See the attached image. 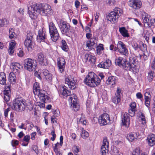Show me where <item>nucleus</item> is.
Wrapping results in <instances>:
<instances>
[{
  "instance_id": "nucleus-1",
  "label": "nucleus",
  "mask_w": 155,
  "mask_h": 155,
  "mask_svg": "<svg viewBox=\"0 0 155 155\" xmlns=\"http://www.w3.org/2000/svg\"><path fill=\"white\" fill-rule=\"evenodd\" d=\"M28 10L30 17L33 19L36 18L39 14L43 15H51L53 12L51 6L48 4H34L28 7Z\"/></svg>"
},
{
  "instance_id": "nucleus-2",
  "label": "nucleus",
  "mask_w": 155,
  "mask_h": 155,
  "mask_svg": "<svg viewBox=\"0 0 155 155\" xmlns=\"http://www.w3.org/2000/svg\"><path fill=\"white\" fill-rule=\"evenodd\" d=\"M115 61L118 65L122 67L125 70L135 68L136 67L135 60L133 58H130L129 61H127L125 58L120 57L116 59Z\"/></svg>"
},
{
  "instance_id": "nucleus-3",
  "label": "nucleus",
  "mask_w": 155,
  "mask_h": 155,
  "mask_svg": "<svg viewBox=\"0 0 155 155\" xmlns=\"http://www.w3.org/2000/svg\"><path fill=\"white\" fill-rule=\"evenodd\" d=\"M84 81L87 85L91 87H95L100 84L101 80L94 73L91 72L88 73Z\"/></svg>"
},
{
  "instance_id": "nucleus-4",
  "label": "nucleus",
  "mask_w": 155,
  "mask_h": 155,
  "mask_svg": "<svg viewBox=\"0 0 155 155\" xmlns=\"http://www.w3.org/2000/svg\"><path fill=\"white\" fill-rule=\"evenodd\" d=\"M122 10L119 8H115L114 10L111 12L107 17V19L112 23H115L117 21L118 18L122 14Z\"/></svg>"
},
{
  "instance_id": "nucleus-5",
  "label": "nucleus",
  "mask_w": 155,
  "mask_h": 155,
  "mask_svg": "<svg viewBox=\"0 0 155 155\" xmlns=\"http://www.w3.org/2000/svg\"><path fill=\"white\" fill-rule=\"evenodd\" d=\"M49 33L51 40L56 41L59 38V34L54 24L52 22L49 24Z\"/></svg>"
},
{
  "instance_id": "nucleus-6",
  "label": "nucleus",
  "mask_w": 155,
  "mask_h": 155,
  "mask_svg": "<svg viewBox=\"0 0 155 155\" xmlns=\"http://www.w3.org/2000/svg\"><path fill=\"white\" fill-rule=\"evenodd\" d=\"M13 109L18 111H23L25 108V103L23 102L22 99L17 98L13 101Z\"/></svg>"
},
{
  "instance_id": "nucleus-7",
  "label": "nucleus",
  "mask_w": 155,
  "mask_h": 155,
  "mask_svg": "<svg viewBox=\"0 0 155 155\" xmlns=\"http://www.w3.org/2000/svg\"><path fill=\"white\" fill-rule=\"evenodd\" d=\"M114 50L117 51L120 54L126 56H127L129 54L128 49L125 45L121 41L118 42L117 48H115Z\"/></svg>"
},
{
  "instance_id": "nucleus-8",
  "label": "nucleus",
  "mask_w": 155,
  "mask_h": 155,
  "mask_svg": "<svg viewBox=\"0 0 155 155\" xmlns=\"http://www.w3.org/2000/svg\"><path fill=\"white\" fill-rule=\"evenodd\" d=\"M24 68L29 71H34L36 65L34 61L31 58H27L24 61Z\"/></svg>"
},
{
  "instance_id": "nucleus-9",
  "label": "nucleus",
  "mask_w": 155,
  "mask_h": 155,
  "mask_svg": "<svg viewBox=\"0 0 155 155\" xmlns=\"http://www.w3.org/2000/svg\"><path fill=\"white\" fill-rule=\"evenodd\" d=\"M84 45L86 46L87 50L88 51L94 49L97 46V41L95 38H91L90 40L84 43Z\"/></svg>"
},
{
  "instance_id": "nucleus-10",
  "label": "nucleus",
  "mask_w": 155,
  "mask_h": 155,
  "mask_svg": "<svg viewBox=\"0 0 155 155\" xmlns=\"http://www.w3.org/2000/svg\"><path fill=\"white\" fill-rule=\"evenodd\" d=\"M128 5L132 10L136 11L141 8L142 3L140 0H129Z\"/></svg>"
},
{
  "instance_id": "nucleus-11",
  "label": "nucleus",
  "mask_w": 155,
  "mask_h": 155,
  "mask_svg": "<svg viewBox=\"0 0 155 155\" xmlns=\"http://www.w3.org/2000/svg\"><path fill=\"white\" fill-rule=\"evenodd\" d=\"M24 45L28 49H31L33 47L34 42L33 40L32 34L29 32L27 35L26 38L24 41Z\"/></svg>"
},
{
  "instance_id": "nucleus-12",
  "label": "nucleus",
  "mask_w": 155,
  "mask_h": 155,
  "mask_svg": "<svg viewBox=\"0 0 155 155\" xmlns=\"http://www.w3.org/2000/svg\"><path fill=\"white\" fill-rule=\"evenodd\" d=\"M99 123L101 125H105L110 123L109 115L107 114H101L98 118Z\"/></svg>"
},
{
  "instance_id": "nucleus-13",
  "label": "nucleus",
  "mask_w": 155,
  "mask_h": 155,
  "mask_svg": "<svg viewBox=\"0 0 155 155\" xmlns=\"http://www.w3.org/2000/svg\"><path fill=\"white\" fill-rule=\"evenodd\" d=\"M69 101L71 103V106L75 111H77L78 110L79 107L77 103V97L75 95L73 94L71 95L69 97Z\"/></svg>"
},
{
  "instance_id": "nucleus-14",
  "label": "nucleus",
  "mask_w": 155,
  "mask_h": 155,
  "mask_svg": "<svg viewBox=\"0 0 155 155\" xmlns=\"http://www.w3.org/2000/svg\"><path fill=\"white\" fill-rule=\"evenodd\" d=\"M109 142L106 138H104L103 144L101 147L102 155H106L108 153Z\"/></svg>"
},
{
  "instance_id": "nucleus-15",
  "label": "nucleus",
  "mask_w": 155,
  "mask_h": 155,
  "mask_svg": "<svg viewBox=\"0 0 155 155\" xmlns=\"http://www.w3.org/2000/svg\"><path fill=\"white\" fill-rule=\"evenodd\" d=\"M37 60L40 64L43 66L48 64L47 60L43 54L39 53L37 54Z\"/></svg>"
},
{
  "instance_id": "nucleus-16",
  "label": "nucleus",
  "mask_w": 155,
  "mask_h": 155,
  "mask_svg": "<svg viewBox=\"0 0 155 155\" xmlns=\"http://www.w3.org/2000/svg\"><path fill=\"white\" fill-rule=\"evenodd\" d=\"M65 83L71 89H73L76 87V81L71 76H69L65 78Z\"/></svg>"
},
{
  "instance_id": "nucleus-17",
  "label": "nucleus",
  "mask_w": 155,
  "mask_h": 155,
  "mask_svg": "<svg viewBox=\"0 0 155 155\" xmlns=\"http://www.w3.org/2000/svg\"><path fill=\"white\" fill-rule=\"evenodd\" d=\"M10 85L6 84L5 86V89L4 91V99L5 101L7 102L10 100L11 94Z\"/></svg>"
},
{
  "instance_id": "nucleus-18",
  "label": "nucleus",
  "mask_w": 155,
  "mask_h": 155,
  "mask_svg": "<svg viewBox=\"0 0 155 155\" xmlns=\"http://www.w3.org/2000/svg\"><path fill=\"white\" fill-rule=\"evenodd\" d=\"M57 65L60 72L62 73L64 72L65 65V62L64 59L62 58H58Z\"/></svg>"
},
{
  "instance_id": "nucleus-19",
  "label": "nucleus",
  "mask_w": 155,
  "mask_h": 155,
  "mask_svg": "<svg viewBox=\"0 0 155 155\" xmlns=\"http://www.w3.org/2000/svg\"><path fill=\"white\" fill-rule=\"evenodd\" d=\"M84 58L86 62H88L91 63H94L96 61V57L91 53L86 54L84 55Z\"/></svg>"
},
{
  "instance_id": "nucleus-20",
  "label": "nucleus",
  "mask_w": 155,
  "mask_h": 155,
  "mask_svg": "<svg viewBox=\"0 0 155 155\" xmlns=\"http://www.w3.org/2000/svg\"><path fill=\"white\" fill-rule=\"evenodd\" d=\"M60 29L63 34H65L68 32L70 30V26L68 24L64 21H63L60 23Z\"/></svg>"
},
{
  "instance_id": "nucleus-21",
  "label": "nucleus",
  "mask_w": 155,
  "mask_h": 155,
  "mask_svg": "<svg viewBox=\"0 0 155 155\" xmlns=\"http://www.w3.org/2000/svg\"><path fill=\"white\" fill-rule=\"evenodd\" d=\"M45 32L43 31L42 28L40 29L38 31V34L37 36V39L38 42L44 41L45 39Z\"/></svg>"
},
{
  "instance_id": "nucleus-22",
  "label": "nucleus",
  "mask_w": 155,
  "mask_h": 155,
  "mask_svg": "<svg viewBox=\"0 0 155 155\" xmlns=\"http://www.w3.org/2000/svg\"><path fill=\"white\" fill-rule=\"evenodd\" d=\"M147 140L149 146H153L155 145V135L153 134H150L147 136Z\"/></svg>"
},
{
  "instance_id": "nucleus-23",
  "label": "nucleus",
  "mask_w": 155,
  "mask_h": 155,
  "mask_svg": "<svg viewBox=\"0 0 155 155\" xmlns=\"http://www.w3.org/2000/svg\"><path fill=\"white\" fill-rule=\"evenodd\" d=\"M122 123L123 125L125 127L129 126L130 123V118L128 114L127 113L124 114L123 117L122 118Z\"/></svg>"
},
{
  "instance_id": "nucleus-24",
  "label": "nucleus",
  "mask_w": 155,
  "mask_h": 155,
  "mask_svg": "<svg viewBox=\"0 0 155 155\" xmlns=\"http://www.w3.org/2000/svg\"><path fill=\"white\" fill-rule=\"evenodd\" d=\"M139 133H133L128 134L127 136V139L131 142L135 141L137 138H140Z\"/></svg>"
},
{
  "instance_id": "nucleus-25",
  "label": "nucleus",
  "mask_w": 155,
  "mask_h": 155,
  "mask_svg": "<svg viewBox=\"0 0 155 155\" xmlns=\"http://www.w3.org/2000/svg\"><path fill=\"white\" fill-rule=\"evenodd\" d=\"M142 17L144 22L149 25L151 20L150 16L145 12H143L142 13Z\"/></svg>"
},
{
  "instance_id": "nucleus-26",
  "label": "nucleus",
  "mask_w": 155,
  "mask_h": 155,
  "mask_svg": "<svg viewBox=\"0 0 155 155\" xmlns=\"http://www.w3.org/2000/svg\"><path fill=\"white\" fill-rule=\"evenodd\" d=\"M59 91L60 94L66 97L70 96L71 94V92L67 89V87L65 86L60 87Z\"/></svg>"
},
{
  "instance_id": "nucleus-27",
  "label": "nucleus",
  "mask_w": 155,
  "mask_h": 155,
  "mask_svg": "<svg viewBox=\"0 0 155 155\" xmlns=\"http://www.w3.org/2000/svg\"><path fill=\"white\" fill-rule=\"evenodd\" d=\"M77 122L78 124H82L85 125H86L87 124V122L85 119L84 116L82 114L80 116L79 115L77 116Z\"/></svg>"
},
{
  "instance_id": "nucleus-28",
  "label": "nucleus",
  "mask_w": 155,
  "mask_h": 155,
  "mask_svg": "<svg viewBox=\"0 0 155 155\" xmlns=\"http://www.w3.org/2000/svg\"><path fill=\"white\" fill-rule=\"evenodd\" d=\"M111 64V61L109 60H107L105 61L101 62L98 64L99 67L103 68H108Z\"/></svg>"
},
{
  "instance_id": "nucleus-29",
  "label": "nucleus",
  "mask_w": 155,
  "mask_h": 155,
  "mask_svg": "<svg viewBox=\"0 0 155 155\" xmlns=\"http://www.w3.org/2000/svg\"><path fill=\"white\" fill-rule=\"evenodd\" d=\"M13 72L16 74H18L20 71V70L21 68V66L18 63H15L12 64Z\"/></svg>"
},
{
  "instance_id": "nucleus-30",
  "label": "nucleus",
  "mask_w": 155,
  "mask_h": 155,
  "mask_svg": "<svg viewBox=\"0 0 155 155\" xmlns=\"http://www.w3.org/2000/svg\"><path fill=\"white\" fill-rule=\"evenodd\" d=\"M16 43L14 40H12L9 44L8 52L9 54L12 55L14 52L15 47Z\"/></svg>"
},
{
  "instance_id": "nucleus-31",
  "label": "nucleus",
  "mask_w": 155,
  "mask_h": 155,
  "mask_svg": "<svg viewBox=\"0 0 155 155\" xmlns=\"http://www.w3.org/2000/svg\"><path fill=\"white\" fill-rule=\"evenodd\" d=\"M107 84L110 86H113L116 82V77L114 76L109 77L106 81Z\"/></svg>"
},
{
  "instance_id": "nucleus-32",
  "label": "nucleus",
  "mask_w": 155,
  "mask_h": 155,
  "mask_svg": "<svg viewBox=\"0 0 155 155\" xmlns=\"http://www.w3.org/2000/svg\"><path fill=\"white\" fill-rule=\"evenodd\" d=\"M9 80L10 82L12 84H14L16 82V77L14 72L10 73L9 76Z\"/></svg>"
},
{
  "instance_id": "nucleus-33",
  "label": "nucleus",
  "mask_w": 155,
  "mask_h": 155,
  "mask_svg": "<svg viewBox=\"0 0 155 155\" xmlns=\"http://www.w3.org/2000/svg\"><path fill=\"white\" fill-rule=\"evenodd\" d=\"M6 76L4 72L0 73V84L4 85L6 83Z\"/></svg>"
},
{
  "instance_id": "nucleus-34",
  "label": "nucleus",
  "mask_w": 155,
  "mask_h": 155,
  "mask_svg": "<svg viewBox=\"0 0 155 155\" xmlns=\"http://www.w3.org/2000/svg\"><path fill=\"white\" fill-rule=\"evenodd\" d=\"M140 120L142 124L144 125L143 128L141 130L143 131L144 130V127H145V125L146 123V119L145 118V117L143 113H141L140 116Z\"/></svg>"
},
{
  "instance_id": "nucleus-35",
  "label": "nucleus",
  "mask_w": 155,
  "mask_h": 155,
  "mask_svg": "<svg viewBox=\"0 0 155 155\" xmlns=\"http://www.w3.org/2000/svg\"><path fill=\"white\" fill-rule=\"evenodd\" d=\"M119 31L121 35L124 37H128L129 36L127 31L124 27H122L119 28Z\"/></svg>"
},
{
  "instance_id": "nucleus-36",
  "label": "nucleus",
  "mask_w": 155,
  "mask_h": 155,
  "mask_svg": "<svg viewBox=\"0 0 155 155\" xmlns=\"http://www.w3.org/2000/svg\"><path fill=\"white\" fill-rule=\"evenodd\" d=\"M151 99V96H146L144 97L145 100V104L146 106L148 108V109L150 108V100Z\"/></svg>"
},
{
  "instance_id": "nucleus-37",
  "label": "nucleus",
  "mask_w": 155,
  "mask_h": 155,
  "mask_svg": "<svg viewBox=\"0 0 155 155\" xmlns=\"http://www.w3.org/2000/svg\"><path fill=\"white\" fill-rule=\"evenodd\" d=\"M45 92L44 91H41L40 90L38 91L35 94V95H38L39 97L40 98H42L41 99L42 100H43L45 99Z\"/></svg>"
},
{
  "instance_id": "nucleus-38",
  "label": "nucleus",
  "mask_w": 155,
  "mask_h": 155,
  "mask_svg": "<svg viewBox=\"0 0 155 155\" xmlns=\"http://www.w3.org/2000/svg\"><path fill=\"white\" fill-rule=\"evenodd\" d=\"M103 45L102 44H99L98 46H97V53L98 54H100L102 53L103 50Z\"/></svg>"
},
{
  "instance_id": "nucleus-39",
  "label": "nucleus",
  "mask_w": 155,
  "mask_h": 155,
  "mask_svg": "<svg viewBox=\"0 0 155 155\" xmlns=\"http://www.w3.org/2000/svg\"><path fill=\"white\" fill-rule=\"evenodd\" d=\"M9 37L11 39L16 38V35L14 32V29L11 28L9 30Z\"/></svg>"
},
{
  "instance_id": "nucleus-40",
  "label": "nucleus",
  "mask_w": 155,
  "mask_h": 155,
  "mask_svg": "<svg viewBox=\"0 0 155 155\" xmlns=\"http://www.w3.org/2000/svg\"><path fill=\"white\" fill-rule=\"evenodd\" d=\"M61 48L63 50L65 51H67L68 49V46L64 40H62L61 41Z\"/></svg>"
},
{
  "instance_id": "nucleus-41",
  "label": "nucleus",
  "mask_w": 155,
  "mask_h": 155,
  "mask_svg": "<svg viewBox=\"0 0 155 155\" xmlns=\"http://www.w3.org/2000/svg\"><path fill=\"white\" fill-rule=\"evenodd\" d=\"M142 153V151L139 148L135 149L132 152L133 155H140Z\"/></svg>"
},
{
  "instance_id": "nucleus-42",
  "label": "nucleus",
  "mask_w": 155,
  "mask_h": 155,
  "mask_svg": "<svg viewBox=\"0 0 155 155\" xmlns=\"http://www.w3.org/2000/svg\"><path fill=\"white\" fill-rule=\"evenodd\" d=\"M80 148L78 146H74L72 148L73 152L75 155H78V153L80 151Z\"/></svg>"
},
{
  "instance_id": "nucleus-43",
  "label": "nucleus",
  "mask_w": 155,
  "mask_h": 155,
  "mask_svg": "<svg viewBox=\"0 0 155 155\" xmlns=\"http://www.w3.org/2000/svg\"><path fill=\"white\" fill-rule=\"evenodd\" d=\"M39 88L38 84L37 82L35 83L33 86V92L34 94L39 91Z\"/></svg>"
},
{
  "instance_id": "nucleus-44",
  "label": "nucleus",
  "mask_w": 155,
  "mask_h": 155,
  "mask_svg": "<svg viewBox=\"0 0 155 155\" xmlns=\"http://www.w3.org/2000/svg\"><path fill=\"white\" fill-rule=\"evenodd\" d=\"M154 76V72H153L152 71H149L148 74V76H147V78L150 82L151 81L153 78Z\"/></svg>"
},
{
  "instance_id": "nucleus-45",
  "label": "nucleus",
  "mask_w": 155,
  "mask_h": 155,
  "mask_svg": "<svg viewBox=\"0 0 155 155\" xmlns=\"http://www.w3.org/2000/svg\"><path fill=\"white\" fill-rule=\"evenodd\" d=\"M81 136L83 138L86 139L89 137V134L86 131L83 130L81 133Z\"/></svg>"
},
{
  "instance_id": "nucleus-46",
  "label": "nucleus",
  "mask_w": 155,
  "mask_h": 155,
  "mask_svg": "<svg viewBox=\"0 0 155 155\" xmlns=\"http://www.w3.org/2000/svg\"><path fill=\"white\" fill-rule=\"evenodd\" d=\"M120 97L119 96H115L114 97L113 99V102L115 104H117L119 103L120 101Z\"/></svg>"
},
{
  "instance_id": "nucleus-47",
  "label": "nucleus",
  "mask_w": 155,
  "mask_h": 155,
  "mask_svg": "<svg viewBox=\"0 0 155 155\" xmlns=\"http://www.w3.org/2000/svg\"><path fill=\"white\" fill-rule=\"evenodd\" d=\"M130 108L131 109V110H132L133 111H136V104L135 102H132L130 104Z\"/></svg>"
},
{
  "instance_id": "nucleus-48",
  "label": "nucleus",
  "mask_w": 155,
  "mask_h": 155,
  "mask_svg": "<svg viewBox=\"0 0 155 155\" xmlns=\"http://www.w3.org/2000/svg\"><path fill=\"white\" fill-rule=\"evenodd\" d=\"M115 0H107V3L109 5H112L115 3Z\"/></svg>"
},
{
  "instance_id": "nucleus-49",
  "label": "nucleus",
  "mask_w": 155,
  "mask_h": 155,
  "mask_svg": "<svg viewBox=\"0 0 155 155\" xmlns=\"http://www.w3.org/2000/svg\"><path fill=\"white\" fill-rule=\"evenodd\" d=\"M17 54L18 56L20 57H22L24 55V53L22 50L21 49H19L18 50V52Z\"/></svg>"
},
{
  "instance_id": "nucleus-50",
  "label": "nucleus",
  "mask_w": 155,
  "mask_h": 155,
  "mask_svg": "<svg viewBox=\"0 0 155 155\" xmlns=\"http://www.w3.org/2000/svg\"><path fill=\"white\" fill-rule=\"evenodd\" d=\"M51 134L52 135V137L51 138V140L52 141H54L56 136V135L54 131V130L52 131L51 133Z\"/></svg>"
},
{
  "instance_id": "nucleus-51",
  "label": "nucleus",
  "mask_w": 155,
  "mask_h": 155,
  "mask_svg": "<svg viewBox=\"0 0 155 155\" xmlns=\"http://www.w3.org/2000/svg\"><path fill=\"white\" fill-rule=\"evenodd\" d=\"M7 23L6 20L5 18L0 19V26L5 25Z\"/></svg>"
},
{
  "instance_id": "nucleus-52",
  "label": "nucleus",
  "mask_w": 155,
  "mask_h": 155,
  "mask_svg": "<svg viewBox=\"0 0 155 155\" xmlns=\"http://www.w3.org/2000/svg\"><path fill=\"white\" fill-rule=\"evenodd\" d=\"M30 139V136L29 135H26L23 138V140L27 143H28Z\"/></svg>"
},
{
  "instance_id": "nucleus-53",
  "label": "nucleus",
  "mask_w": 155,
  "mask_h": 155,
  "mask_svg": "<svg viewBox=\"0 0 155 155\" xmlns=\"http://www.w3.org/2000/svg\"><path fill=\"white\" fill-rule=\"evenodd\" d=\"M132 46L135 49L138 48V45L137 43L135 41H133L132 43Z\"/></svg>"
},
{
  "instance_id": "nucleus-54",
  "label": "nucleus",
  "mask_w": 155,
  "mask_h": 155,
  "mask_svg": "<svg viewBox=\"0 0 155 155\" xmlns=\"http://www.w3.org/2000/svg\"><path fill=\"white\" fill-rule=\"evenodd\" d=\"M10 110V108H9L6 109L5 110L4 114L5 117H8V113Z\"/></svg>"
},
{
  "instance_id": "nucleus-55",
  "label": "nucleus",
  "mask_w": 155,
  "mask_h": 155,
  "mask_svg": "<svg viewBox=\"0 0 155 155\" xmlns=\"http://www.w3.org/2000/svg\"><path fill=\"white\" fill-rule=\"evenodd\" d=\"M45 78L48 80L51 81L52 79V75L51 74L49 73Z\"/></svg>"
},
{
  "instance_id": "nucleus-56",
  "label": "nucleus",
  "mask_w": 155,
  "mask_h": 155,
  "mask_svg": "<svg viewBox=\"0 0 155 155\" xmlns=\"http://www.w3.org/2000/svg\"><path fill=\"white\" fill-rule=\"evenodd\" d=\"M121 89L120 88H118L117 91V93L115 94L116 96H119L120 97V93L121 92Z\"/></svg>"
},
{
  "instance_id": "nucleus-57",
  "label": "nucleus",
  "mask_w": 155,
  "mask_h": 155,
  "mask_svg": "<svg viewBox=\"0 0 155 155\" xmlns=\"http://www.w3.org/2000/svg\"><path fill=\"white\" fill-rule=\"evenodd\" d=\"M74 5L75 7L78 8L80 6V2L78 0H76L75 2Z\"/></svg>"
},
{
  "instance_id": "nucleus-58",
  "label": "nucleus",
  "mask_w": 155,
  "mask_h": 155,
  "mask_svg": "<svg viewBox=\"0 0 155 155\" xmlns=\"http://www.w3.org/2000/svg\"><path fill=\"white\" fill-rule=\"evenodd\" d=\"M137 97L139 99L143 98V95L140 92H138L136 94Z\"/></svg>"
},
{
  "instance_id": "nucleus-59",
  "label": "nucleus",
  "mask_w": 155,
  "mask_h": 155,
  "mask_svg": "<svg viewBox=\"0 0 155 155\" xmlns=\"http://www.w3.org/2000/svg\"><path fill=\"white\" fill-rule=\"evenodd\" d=\"M18 144V141L17 140H13L12 141V145L13 146L17 145Z\"/></svg>"
},
{
  "instance_id": "nucleus-60",
  "label": "nucleus",
  "mask_w": 155,
  "mask_h": 155,
  "mask_svg": "<svg viewBox=\"0 0 155 155\" xmlns=\"http://www.w3.org/2000/svg\"><path fill=\"white\" fill-rule=\"evenodd\" d=\"M114 153H115L114 155H121V153H119V151L116 148H114Z\"/></svg>"
},
{
  "instance_id": "nucleus-61",
  "label": "nucleus",
  "mask_w": 155,
  "mask_h": 155,
  "mask_svg": "<svg viewBox=\"0 0 155 155\" xmlns=\"http://www.w3.org/2000/svg\"><path fill=\"white\" fill-rule=\"evenodd\" d=\"M18 12L20 14L23 15L24 12V9L22 8H20L18 10Z\"/></svg>"
},
{
  "instance_id": "nucleus-62",
  "label": "nucleus",
  "mask_w": 155,
  "mask_h": 155,
  "mask_svg": "<svg viewBox=\"0 0 155 155\" xmlns=\"http://www.w3.org/2000/svg\"><path fill=\"white\" fill-rule=\"evenodd\" d=\"M25 124L22 123L21 125L18 126V128L20 129H23L25 130L26 129V128L24 127Z\"/></svg>"
},
{
  "instance_id": "nucleus-63",
  "label": "nucleus",
  "mask_w": 155,
  "mask_h": 155,
  "mask_svg": "<svg viewBox=\"0 0 155 155\" xmlns=\"http://www.w3.org/2000/svg\"><path fill=\"white\" fill-rule=\"evenodd\" d=\"M49 73L48 70H45L43 72V74L46 77Z\"/></svg>"
},
{
  "instance_id": "nucleus-64",
  "label": "nucleus",
  "mask_w": 155,
  "mask_h": 155,
  "mask_svg": "<svg viewBox=\"0 0 155 155\" xmlns=\"http://www.w3.org/2000/svg\"><path fill=\"white\" fill-rule=\"evenodd\" d=\"M151 67L153 69H155V60L153 61L151 64Z\"/></svg>"
}]
</instances>
